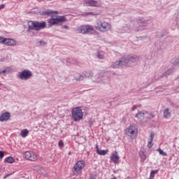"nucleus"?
<instances>
[{"instance_id":"f704fd0d","label":"nucleus","mask_w":179,"mask_h":179,"mask_svg":"<svg viewBox=\"0 0 179 179\" xmlns=\"http://www.w3.org/2000/svg\"><path fill=\"white\" fill-rule=\"evenodd\" d=\"M3 156H5V152L3 151H0V159L2 160L3 159Z\"/></svg>"},{"instance_id":"dca6fc26","label":"nucleus","mask_w":179,"mask_h":179,"mask_svg":"<svg viewBox=\"0 0 179 179\" xmlns=\"http://www.w3.org/2000/svg\"><path fill=\"white\" fill-rule=\"evenodd\" d=\"M110 159L113 163H115V164H118L120 163V156H118V152L117 151L112 153Z\"/></svg>"},{"instance_id":"37998d69","label":"nucleus","mask_w":179,"mask_h":179,"mask_svg":"<svg viewBox=\"0 0 179 179\" xmlns=\"http://www.w3.org/2000/svg\"><path fill=\"white\" fill-rule=\"evenodd\" d=\"M10 176V174H7L3 178L6 179V178H8V177H9Z\"/></svg>"},{"instance_id":"a18cd8bd","label":"nucleus","mask_w":179,"mask_h":179,"mask_svg":"<svg viewBox=\"0 0 179 179\" xmlns=\"http://www.w3.org/2000/svg\"><path fill=\"white\" fill-rule=\"evenodd\" d=\"M153 82H155V80H152L150 82H148V85H151V83H153Z\"/></svg>"},{"instance_id":"20e7f679","label":"nucleus","mask_w":179,"mask_h":179,"mask_svg":"<svg viewBox=\"0 0 179 179\" xmlns=\"http://www.w3.org/2000/svg\"><path fill=\"white\" fill-rule=\"evenodd\" d=\"M150 115H152V114L148 111L143 110L138 112L136 114L135 117L141 125H145V124L150 121Z\"/></svg>"},{"instance_id":"393cba45","label":"nucleus","mask_w":179,"mask_h":179,"mask_svg":"<svg viewBox=\"0 0 179 179\" xmlns=\"http://www.w3.org/2000/svg\"><path fill=\"white\" fill-rule=\"evenodd\" d=\"M172 64L173 65V66H178V65H179V58L178 57H176L172 60Z\"/></svg>"},{"instance_id":"f03ea898","label":"nucleus","mask_w":179,"mask_h":179,"mask_svg":"<svg viewBox=\"0 0 179 179\" xmlns=\"http://www.w3.org/2000/svg\"><path fill=\"white\" fill-rule=\"evenodd\" d=\"M135 24H138L139 28L136 27H132L128 24H126L123 27V30L119 29V33H125V31H131V30H134L135 31H139V30H142V27L145 26V24H148V20H144L142 17H138L136 19V22Z\"/></svg>"},{"instance_id":"49530a36","label":"nucleus","mask_w":179,"mask_h":179,"mask_svg":"<svg viewBox=\"0 0 179 179\" xmlns=\"http://www.w3.org/2000/svg\"><path fill=\"white\" fill-rule=\"evenodd\" d=\"M75 62H76V60H72V62H71V64H75Z\"/></svg>"},{"instance_id":"6ab92c4d","label":"nucleus","mask_w":179,"mask_h":179,"mask_svg":"<svg viewBox=\"0 0 179 179\" xmlns=\"http://www.w3.org/2000/svg\"><path fill=\"white\" fill-rule=\"evenodd\" d=\"M96 152L100 156H106V155L108 153V150H100V148H99V145H96Z\"/></svg>"},{"instance_id":"4be33fe9","label":"nucleus","mask_w":179,"mask_h":179,"mask_svg":"<svg viewBox=\"0 0 179 179\" xmlns=\"http://www.w3.org/2000/svg\"><path fill=\"white\" fill-rule=\"evenodd\" d=\"M139 156L141 157V162H142L143 163V162H145V160H146V154H145V152L143 150H140L139 151Z\"/></svg>"},{"instance_id":"58836bf2","label":"nucleus","mask_w":179,"mask_h":179,"mask_svg":"<svg viewBox=\"0 0 179 179\" xmlns=\"http://www.w3.org/2000/svg\"><path fill=\"white\" fill-rule=\"evenodd\" d=\"M84 15H94V13H93V12H86V13H84Z\"/></svg>"},{"instance_id":"f257e3e1","label":"nucleus","mask_w":179,"mask_h":179,"mask_svg":"<svg viewBox=\"0 0 179 179\" xmlns=\"http://www.w3.org/2000/svg\"><path fill=\"white\" fill-rule=\"evenodd\" d=\"M138 61H139V57L138 56L124 55L122 57L119 61L114 62L112 64V67L114 69H118V68L124 66L127 64H129V62L134 63L138 62Z\"/></svg>"},{"instance_id":"4468645a","label":"nucleus","mask_w":179,"mask_h":179,"mask_svg":"<svg viewBox=\"0 0 179 179\" xmlns=\"http://www.w3.org/2000/svg\"><path fill=\"white\" fill-rule=\"evenodd\" d=\"M59 12L57 10H52L48 9L45 11H42L41 13V16H54V15H58Z\"/></svg>"},{"instance_id":"0eeeda50","label":"nucleus","mask_w":179,"mask_h":179,"mask_svg":"<svg viewBox=\"0 0 179 179\" xmlns=\"http://www.w3.org/2000/svg\"><path fill=\"white\" fill-rule=\"evenodd\" d=\"M72 118L74 121H80L83 118V112L80 107H76L71 111Z\"/></svg>"},{"instance_id":"bb28decb","label":"nucleus","mask_w":179,"mask_h":179,"mask_svg":"<svg viewBox=\"0 0 179 179\" xmlns=\"http://www.w3.org/2000/svg\"><path fill=\"white\" fill-rule=\"evenodd\" d=\"M159 173V170H152L150 172V178H154L155 174H157Z\"/></svg>"},{"instance_id":"7c9ffc66","label":"nucleus","mask_w":179,"mask_h":179,"mask_svg":"<svg viewBox=\"0 0 179 179\" xmlns=\"http://www.w3.org/2000/svg\"><path fill=\"white\" fill-rule=\"evenodd\" d=\"M97 58H99V59H104V55H101L100 53H98V55H96Z\"/></svg>"},{"instance_id":"2f4dec72","label":"nucleus","mask_w":179,"mask_h":179,"mask_svg":"<svg viewBox=\"0 0 179 179\" xmlns=\"http://www.w3.org/2000/svg\"><path fill=\"white\" fill-rule=\"evenodd\" d=\"M164 36H166V31H162V34H157V37H164Z\"/></svg>"},{"instance_id":"f8f14e48","label":"nucleus","mask_w":179,"mask_h":179,"mask_svg":"<svg viewBox=\"0 0 179 179\" xmlns=\"http://www.w3.org/2000/svg\"><path fill=\"white\" fill-rule=\"evenodd\" d=\"M24 157L29 160L30 162H36L37 161L38 157L37 154L33 151H27L24 152Z\"/></svg>"},{"instance_id":"9b49d317","label":"nucleus","mask_w":179,"mask_h":179,"mask_svg":"<svg viewBox=\"0 0 179 179\" xmlns=\"http://www.w3.org/2000/svg\"><path fill=\"white\" fill-rule=\"evenodd\" d=\"M94 30L93 27L90 25H83L78 29V33H81V34H87V33H90V31H93Z\"/></svg>"},{"instance_id":"9d476101","label":"nucleus","mask_w":179,"mask_h":179,"mask_svg":"<svg viewBox=\"0 0 179 179\" xmlns=\"http://www.w3.org/2000/svg\"><path fill=\"white\" fill-rule=\"evenodd\" d=\"M92 71H87L85 73L84 76L82 74H78L77 76H74L73 80H76V82H80V80H83L85 78H92Z\"/></svg>"},{"instance_id":"7ed1b4c3","label":"nucleus","mask_w":179,"mask_h":179,"mask_svg":"<svg viewBox=\"0 0 179 179\" xmlns=\"http://www.w3.org/2000/svg\"><path fill=\"white\" fill-rule=\"evenodd\" d=\"M47 27V23L45 21H29L28 22V29L27 31H31V30H35L36 31H40L43 29Z\"/></svg>"},{"instance_id":"423d86ee","label":"nucleus","mask_w":179,"mask_h":179,"mask_svg":"<svg viewBox=\"0 0 179 179\" xmlns=\"http://www.w3.org/2000/svg\"><path fill=\"white\" fill-rule=\"evenodd\" d=\"M68 20L65 15H59L56 18H49L48 20V22L50 26H55V24H59V26H62V23H65Z\"/></svg>"},{"instance_id":"a211bd4d","label":"nucleus","mask_w":179,"mask_h":179,"mask_svg":"<svg viewBox=\"0 0 179 179\" xmlns=\"http://www.w3.org/2000/svg\"><path fill=\"white\" fill-rule=\"evenodd\" d=\"M5 40L6 41H5L4 44L6 45H10V47H15V45H16V41H15V39L6 38Z\"/></svg>"},{"instance_id":"5701e85b","label":"nucleus","mask_w":179,"mask_h":179,"mask_svg":"<svg viewBox=\"0 0 179 179\" xmlns=\"http://www.w3.org/2000/svg\"><path fill=\"white\" fill-rule=\"evenodd\" d=\"M4 162L10 163V164H12V163H15V159H13V157H8L5 159Z\"/></svg>"},{"instance_id":"412c9836","label":"nucleus","mask_w":179,"mask_h":179,"mask_svg":"<svg viewBox=\"0 0 179 179\" xmlns=\"http://www.w3.org/2000/svg\"><path fill=\"white\" fill-rule=\"evenodd\" d=\"M163 115H164V118H166V119L170 118V117L171 116V113H170V109L166 108L164 110Z\"/></svg>"},{"instance_id":"1a4fd4ad","label":"nucleus","mask_w":179,"mask_h":179,"mask_svg":"<svg viewBox=\"0 0 179 179\" xmlns=\"http://www.w3.org/2000/svg\"><path fill=\"white\" fill-rule=\"evenodd\" d=\"M18 76L21 80H29L33 76V73L30 70H23L22 72L18 73Z\"/></svg>"},{"instance_id":"ddd939ff","label":"nucleus","mask_w":179,"mask_h":179,"mask_svg":"<svg viewBox=\"0 0 179 179\" xmlns=\"http://www.w3.org/2000/svg\"><path fill=\"white\" fill-rule=\"evenodd\" d=\"M86 6L99 7L100 3L96 0H85L84 1Z\"/></svg>"},{"instance_id":"aec40b11","label":"nucleus","mask_w":179,"mask_h":179,"mask_svg":"<svg viewBox=\"0 0 179 179\" xmlns=\"http://www.w3.org/2000/svg\"><path fill=\"white\" fill-rule=\"evenodd\" d=\"M127 135H134L135 134V126L131 124L129 128L126 129Z\"/></svg>"},{"instance_id":"a878e982","label":"nucleus","mask_w":179,"mask_h":179,"mask_svg":"<svg viewBox=\"0 0 179 179\" xmlns=\"http://www.w3.org/2000/svg\"><path fill=\"white\" fill-rule=\"evenodd\" d=\"M9 72H10V68L7 67L6 69L0 71V76L2 75V73H9Z\"/></svg>"},{"instance_id":"72a5a7b5","label":"nucleus","mask_w":179,"mask_h":179,"mask_svg":"<svg viewBox=\"0 0 179 179\" xmlns=\"http://www.w3.org/2000/svg\"><path fill=\"white\" fill-rule=\"evenodd\" d=\"M58 145L59 146V148H64V142L62 140H60L58 142Z\"/></svg>"},{"instance_id":"39448f33","label":"nucleus","mask_w":179,"mask_h":179,"mask_svg":"<svg viewBox=\"0 0 179 179\" xmlns=\"http://www.w3.org/2000/svg\"><path fill=\"white\" fill-rule=\"evenodd\" d=\"M173 73H174V69H169L165 71L164 68H162L158 73H155V80H159L167 78V76H170V75H173Z\"/></svg>"},{"instance_id":"a19ab883","label":"nucleus","mask_w":179,"mask_h":179,"mask_svg":"<svg viewBox=\"0 0 179 179\" xmlns=\"http://www.w3.org/2000/svg\"><path fill=\"white\" fill-rule=\"evenodd\" d=\"M3 8H5V4H1V5H0V10H1V9H3Z\"/></svg>"},{"instance_id":"e433bc0d","label":"nucleus","mask_w":179,"mask_h":179,"mask_svg":"<svg viewBox=\"0 0 179 179\" xmlns=\"http://www.w3.org/2000/svg\"><path fill=\"white\" fill-rule=\"evenodd\" d=\"M62 29H66V30H69V27L68 25L62 26Z\"/></svg>"},{"instance_id":"c85d7f7f","label":"nucleus","mask_w":179,"mask_h":179,"mask_svg":"<svg viewBox=\"0 0 179 179\" xmlns=\"http://www.w3.org/2000/svg\"><path fill=\"white\" fill-rule=\"evenodd\" d=\"M90 179H96V178H97V174H96V173H91L90 175Z\"/></svg>"},{"instance_id":"c9c22d12","label":"nucleus","mask_w":179,"mask_h":179,"mask_svg":"<svg viewBox=\"0 0 179 179\" xmlns=\"http://www.w3.org/2000/svg\"><path fill=\"white\" fill-rule=\"evenodd\" d=\"M5 41H6V38L0 36V43H1L2 44H4Z\"/></svg>"},{"instance_id":"de8ad7c7","label":"nucleus","mask_w":179,"mask_h":179,"mask_svg":"<svg viewBox=\"0 0 179 179\" xmlns=\"http://www.w3.org/2000/svg\"><path fill=\"white\" fill-rule=\"evenodd\" d=\"M169 38H173V37H169Z\"/></svg>"},{"instance_id":"6e6552de","label":"nucleus","mask_w":179,"mask_h":179,"mask_svg":"<svg viewBox=\"0 0 179 179\" xmlns=\"http://www.w3.org/2000/svg\"><path fill=\"white\" fill-rule=\"evenodd\" d=\"M95 29L102 32L108 31L111 29V25L108 22L99 21L96 24Z\"/></svg>"},{"instance_id":"b1692460","label":"nucleus","mask_w":179,"mask_h":179,"mask_svg":"<svg viewBox=\"0 0 179 179\" xmlns=\"http://www.w3.org/2000/svg\"><path fill=\"white\" fill-rule=\"evenodd\" d=\"M27 135H29V131L27 130V129H25L21 131V136L22 138H26Z\"/></svg>"},{"instance_id":"cd10ccee","label":"nucleus","mask_w":179,"mask_h":179,"mask_svg":"<svg viewBox=\"0 0 179 179\" xmlns=\"http://www.w3.org/2000/svg\"><path fill=\"white\" fill-rule=\"evenodd\" d=\"M157 152H159V155H162V156H167V153L164 152V151L160 148L157 150Z\"/></svg>"},{"instance_id":"c03bdc74","label":"nucleus","mask_w":179,"mask_h":179,"mask_svg":"<svg viewBox=\"0 0 179 179\" xmlns=\"http://www.w3.org/2000/svg\"><path fill=\"white\" fill-rule=\"evenodd\" d=\"M176 93H179V87H178L176 89Z\"/></svg>"},{"instance_id":"473e14b6","label":"nucleus","mask_w":179,"mask_h":179,"mask_svg":"<svg viewBox=\"0 0 179 179\" xmlns=\"http://www.w3.org/2000/svg\"><path fill=\"white\" fill-rule=\"evenodd\" d=\"M153 142V140L150 139L148 143V148H152L153 146V144L152 143Z\"/></svg>"},{"instance_id":"ea45409f","label":"nucleus","mask_w":179,"mask_h":179,"mask_svg":"<svg viewBox=\"0 0 179 179\" xmlns=\"http://www.w3.org/2000/svg\"><path fill=\"white\" fill-rule=\"evenodd\" d=\"M40 45H45L47 44L44 41H39Z\"/></svg>"},{"instance_id":"09e8293b","label":"nucleus","mask_w":179,"mask_h":179,"mask_svg":"<svg viewBox=\"0 0 179 179\" xmlns=\"http://www.w3.org/2000/svg\"><path fill=\"white\" fill-rule=\"evenodd\" d=\"M49 1H52V0H49Z\"/></svg>"},{"instance_id":"79ce46f5","label":"nucleus","mask_w":179,"mask_h":179,"mask_svg":"<svg viewBox=\"0 0 179 179\" xmlns=\"http://www.w3.org/2000/svg\"><path fill=\"white\" fill-rule=\"evenodd\" d=\"M132 111H135L136 110V106H134L133 108H131Z\"/></svg>"},{"instance_id":"4c0bfd02","label":"nucleus","mask_w":179,"mask_h":179,"mask_svg":"<svg viewBox=\"0 0 179 179\" xmlns=\"http://www.w3.org/2000/svg\"><path fill=\"white\" fill-rule=\"evenodd\" d=\"M150 139H152V141H153V138H155V133L153 131H152L150 133Z\"/></svg>"},{"instance_id":"2eb2a0df","label":"nucleus","mask_w":179,"mask_h":179,"mask_svg":"<svg viewBox=\"0 0 179 179\" xmlns=\"http://www.w3.org/2000/svg\"><path fill=\"white\" fill-rule=\"evenodd\" d=\"M85 167V162L83 161H78L73 166L74 171L78 173V171H80L82 169Z\"/></svg>"},{"instance_id":"c756f323","label":"nucleus","mask_w":179,"mask_h":179,"mask_svg":"<svg viewBox=\"0 0 179 179\" xmlns=\"http://www.w3.org/2000/svg\"><path fill=\"white\" fill-rule=\"evenodd\" d=\"M176 22L177 26H179V13H178L176 16Z\"/></svg>"},{"instance_id":"f3484780","label":"nucleus","mask_w":179,"mask_h":179,"mask_svg":"<svg viewBox=\"0 0 179 179\" xmlns=\"http://www.w3.org/2000/svg\"><path fill=\"white\" fill-rule=\"evenodd\" d=\"M10 118V113L9 112H5L0 116V122H4V121H9Z\"/></svg>"}]
</instances>
